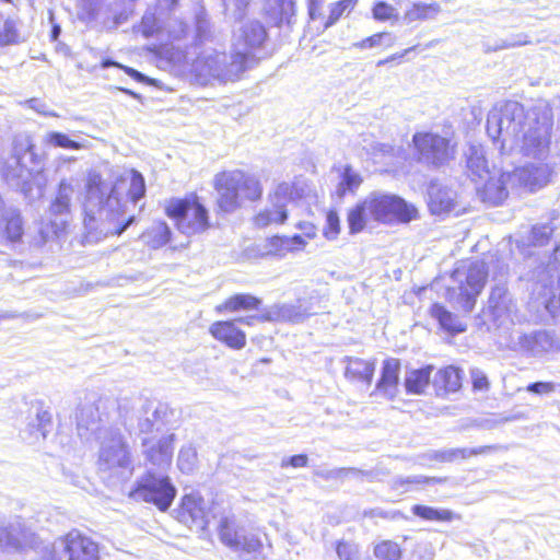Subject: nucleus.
Listing matches in <instances>:
<instances>
[{"mask_svg": "<svg viewBox=\"0 0 560 560\" xmlns=\"http://www.w3.org/2000/svg\"><path fill=\"white\" fill-rule=\"evenodd\" d=\"M551 128L548 113H542L541 118L526 115L524 107L514 101L495 105L487 117V132L500 142L502 153L518 152L539 161L548 155Z\"/></svg>", "mask_w": 560, "mask_h": 560, "instance_id": "obj_1", "label": "nucleus"}, {"mask_svg": "<svg viewBox=\"0 0 560 560\" xmlns=\"http://www.w3.org/2000/svg\"><path fill=\"white\" fill-rule=\"evenodd\" d=\"M266 30L257 21L244 24L234 35L233 52L226 56L214 49L202 51L192 62L191 70L200 84L234 82L256 62L252 50L262 45Z\"/></svg>", "mask_w": 560, "mask_h": 560, "instance_id": "obj_2", "label": "nucleus"}, {"mask_svg": "<svg viewBox=\"0 0 560 560\" xmlns=\"http://www.w3.org/2000/svg\"><path fill=\"white\" fill-rule=\"evenodd\" d=\"M418 217V210L401 197L383 191H372L348 210L350 234L362 232L369 223H408Z\"/></svg>", "mask_w": 560, "mask_h": 560, "instance_id": "obj_3", "label": "nucleus"}, {"mask_svg": "<svg viewBox=\"0 0 560 560\" xmlns=\"http://www.w3.org/2000/svg\"><path fill=\"white\" fill-rule=\"evenodd\" d=\"M86 210L93 212L98 207V217L114 223L110 233L120 235L135 220V217L125 218L126 205L118 196L117 187L110 186L102 179L96 172H90L86 180Z\"/></svg>", "mask_w": 560, "mask_h": 560, "instance_id": "obj_4", "label": "nucleus"}, {"mask_svg": "<svg viewBox=\"0 0 560 560\" xmlns=\"http://www.w3.org/2000/svg\"><path fill=\"white\" fill-rule=\"evenodd\" d=\"M214 188L218 192V206L224 212L236 210L242 200H258L262 194L259 179L240 170L217 174Z\"/></svg>", "mask_w": 560, "mask_h": 560, "instance_id": "obj_5", "label": "nucleus"}, {"mask_svg": "<svg viewBox=\"0 0 560 560\" xmlns=\"http://www.w3.org/2000/svg\"><path fill=\"white\" fill-rule=\"evenodd\" d=\"M43 159L35 152L28 136H21L14 141L13 154L5 161L2 174L7 183L22 191H27L34 174L40 172Z\"/></svg>", "mask_w": 560, "mask_h": 560, "instance_id": "obj_6", "label": "nucleus"}, {"mask_svg": "<svg viewBox=\"0 0 560 560\" xmlns=\"http://www.w3.org/2000/svg\"><path fill=\"white\" fill-rule=\"evenodd\" d=\"M487 276L488 270L483 261L476 260L468 267L457 268L452 275L456 285L447 290L448 301L465 313H470L486 284Z\"/></svg>", "mask_w": 560, "mask_h": 560, "instance_id": "obj_7", "label": "nucleus"}, {"mask_svg": "<svg viewBox=\"0 0 560 560\" xmlns=\"http://www.w3.org/2000/svg\"><path fill=\"white\" fill-rule=\"evenodd\" d=\"M312 194V187L305 179L280 183L269 196V206L255 217L257 226L282 224L288 219V207Z\"/></svg>", "mask_w": 560, "mask_h": 560, "instance_id": "obj_8", "label": "nucleus"}, {"mask_svg": "<svg viewBox=\"0 0 560 560\" xmlns=\"http://www.w3.org/2000/svg\"><path fill=\"white\" fill-rule=\"evenodd\" d=\"M98 469L112 476L124 477L132 470L131 454L124 436L106 430L98 452Z\"/></svg>", "mask_w": 560, "mask_h": 560, "instance_id": "obj_9", "label": "nucleus"}, {"mask_svg": "<svg viewBox=\"0 0 560 560\" xmlns=\"http://www.w3.org/2000/svg\"><path fill=\"white\" fill-rule=\"evenodd\" d=\"M165 211L175 220L179 232L185 235L202 233L209 226L208 212L197 200L172 199L166 205Z\"/></svg>", "mask_w": 560, "mask_h": 560, "instance_id": "obj_10", "label": "nucleus"}, {"mask_svg": "<svg viewBox=\"0 0 560 560\" xmlns=\"http://www.w3.org/2000/svg\"><path fill=\"white\" fill-rule=\"evenodd\" d=\"M176 495V489L167 476L148 472L140 478L137 487L130 491L135 500L153 503L161 511H166Z\"/></svg>", "mask_w": 560, "mask_h": 560, "instance_id": "obj_11", "label": "nucleus"}, {"mask_svg": "<svg viewBox=\"0 0 560 560\" xmlns=\"http://www.w3.org/2000/svg\"><path fill=\"white\" fill-rule=\"evenodd\" d=\"M511 347L533 357H545L560 351V340L553 332L547 330L517 332L512 337Z\"/></svg>", "mask_w": 560, "mask_h": 560, "instance_id": "obj_12", "label": "nucleus"}, {"mask_svg": "<svg viewBox=\"0 0 560 560\" xmlns=\"http://www.w3.org/2000/svg\"><path fill=\"white\" fill-rule=\"evenodd\" d=\"M412 142L419 154V160L428 164H442L451 155L447 139L431 132H417Z\"/></svg>", "mask_w": 560, "mask_h": 560, "instance_id": "obj_13", "label": "nucleus"}, {"mask_svg": "<svg viewBox=\"0 0 560 560\" xmlns=\"http://www.w3.org/2000/svg\"><path fill=\"white\" fill-rule=\"evenodd\" d=\"M74 185L72 179H62L49 206V215L55 217L51 221V234L59 236L66 229L71 212V201L74 195Z\"/></svg>", "mask_w": 560, "mask_h": 560, "instance_id": "obj_14", "label": "nucleus"}, {"mask_svg": "<svg viewBox=\"0 0 560 560\" xmlns=\"http://www.w3.org/2000/svg\"><path fill=\"white\" fill-rule=\"evenodd\" d=\"M219 535L225 546L237 551L253 553L261 547L260 539L255 534H246L243 528H237L234 518L222 517L220 520Z\"/></svg>", "mask_w": 560, "mask_h": 560, "instance_id": "obj_15", "label": "nucleus"}, {"mask_svg": "<svg viewBox=\"0 0 560 560\" xmlns=\"http://www.w3.org/2000/svg\"><path fill=\"white\" fill-rule=\"evenodd\" d=\"M174 441V433L143 436V454L152 465L161 468L167 467L172 462Z\"/></svg>", "mask_w": 560, "mask_h": 560, "instance_id": "obj_16", "label": "nucleus"}, {"mask_svg": "<svg viewBox=\"0 0 560 560\" xmlns=\"http://www.w3.org/2000/svg\"><path fill=\"white\" fill-rule=\"evenodd\" d=\"M549 176L550 168L542 162L517 167L506 174L511 187H524L530 191L544 187L548 183Z\"/></svg>", "mask_w": 560, "mask_h": 560, "instance_id": "obj_17", "label": "nucleus"}, {"mask_svg": "<svg viewBox=\"0 0 560 560\" xmlns=\"http://www.w3.org/2000/svg\"><path fill=\"white\" fill-rule=\"evenodd\" d=\"M59 548L68 553V560H98L100 558L97 544L75 530L59 537Z\"/></svg>", "mask_w": 560, "mask_h": 560, "instance_id": "obj_18", "label": "nucleus"}, {"mask_svg": "<svg viewBox=\"0 0 560 560\" xmlns=\"http://www.w3.org/2000/svg\"><path fill=\"white\" fill-rule=\"evenodd\" d=\"M109 400L97 398L84 402L77 412L78 431L81 436H85L86 432H96L100 423L107 416V405Z\"/></svg>", "mask_w": 560, "mask_h": 560, "instance_id": "obj_19", "label": "nucleus"}, {"mask_svg": "<svg viewBox=\"0 0 560 560\" xmlns=\"http://www.w3.org/2000/svg\"><path fill=\"white\" fill-rule=\"evenodd\" d=\"M306 245L307 242L302 235L272 236L261 245V256L284 258L289 254L302 252Z\"/></svg>", "mask_w": 560, "mask_h": 560, "instance_id": "obj_20", "label": "nucleus"}, {"mask_svg": "<svg viewBox=\"0 0 560 560\" xmlns=\"http://www.w3.org/2000/svg\"><path fill=\"white\" fill-rule=\"evenodd\" d=\"M512 312V301L508 294L505 287L497 285L491 290L486 315L491 317V320L498 327L510 322Z\"/></svg>", "mask_w": 560, "mask_h": 560, "instance_id": "obj_21", "label": "nucleus"}, {"mask_svg": "<svg viewBox=\"0 0 560 560\" xmlns=\"http://www.w3.org/2000/svg\"><path fill=\"white\" fill-rule=\"evenodd\" d=\"M33 540L34 534L20 520L0 527V548L2 549L24 550Z\"/></svg>", "mask_w": 560, "mask_h": 560, "instance_id": "obj_22", "label": "nucleus"}, {"mask_svg": "<svg viewBox=\"0 0 560 560\" xmlns=\"http://www.w3.org/2000/svg\"><path fill=\"white\" fill-rule=\"evenodd\" d=\"M506 174L509 172L501 173L498 177L489 174L486 179L476 183L483 201L497 206L508 197L511 182L508 179Z\"/></svg>", "mask_w": 560, "mask_h": 560, "instance_id": "obj_23", "label": "nucleus"}, {"mask_svg": "<svg viewBox=\"0 0 560 560\" xmlns=\"http://www.w3.org/2000/svg\"><path fill=\"white\" fill-rule=\"evenodd\" d=\"M178 518L180 522L188 525L208 524L209 518L203 499L197 493L186 494L182 499Z\"/></svg>", "mask_w": 560, "mask_h": 560, "instance_id": "obj_24", "label": "nucleus"}, {"mask_svg": "<svg viewBox=\"0 0 560 560\" xmlns=\"http://www.w3.org/2000/svg\"><path fill=\"white\" fill-rule=\"evenodd\" d=\"M209 332L211 336L232 349H243L246 345V335L234 320H220L213 323Z\"/></svg>", "mask_w": 560, "mask_h": 560, "instance_id": "obj_25", "label": "nucleus"}, {"mask_svg": "<svg viewBox=\"0 0 560 560\" xmlns=\"http://www.w3.org/2000/svg\"><path fill=\"white\" fill-rule=\"evenodd\" d=\"M24 234L21 213L13 207H4L0 211V237L10 243H18Z\"/></svg>", "mask_w": 560, "mask_h": 560, "instance_id": "obj_26", "label": "nucleus"}, {"mask_svg": "<svg viewBox=\"0 0 560 560\" xmlns=\"http://www.w3.org/2000/svg\"><path fill=\"white\" fill-rule=\"evenodd\" d=\"M400 363L397 359L384 361L382 375L376 384V390L388 399H393L398 393Z\"/></svg>", "mask_w": 560, "mask_h": 560, "instance_id": "obj_27", "label": "nucleus"}, {"mask_svg": "<svg viewBox=\"0 0 560 560\" xmlns=\"http://www.w3.org/2000/svg\"><path fill=\"white\" fill-rule=\"evenodd\" d=\"M429 208L433 214H444L455 206V192L448 188L432 184L429 188Z\"/></svg>", "mask_w": 560, "mask_h": 560, "instance_id": "obj_28", "label": "nucleus"}, {"mask_svg": "<svg viewBox=\"0 0 560 560\" xmlns=\"http://www.w3.org/2000/svg\"><path fill=\"white\" fill-rule=\"evenodd\" d=\"M51 427V415L42 406L34 407V415L30 417L26 431L31 443L44 440Z\"/></svg>", "mask_w": 560, "mask_h": 560, "instance_id": "obj_29", "label": "nucleus"}, {"mask_svg": "<svg viewBox=\"0 0 560 560\" xmlns=\"http://www.w3.org/2000/svg\"><path fill=\"white\" fill-rule=\"evenodd\" d=\"M168 408L164 404H156L152 407L151 417H147L139 423V429L142 434H165L163 432L164 427L167 422Z\"/></svg>", "mask_w": 560, "mask_h": 560, "instance_id": "obj_30", "label": "nucleus"}, {"mask_svg": "<svg viewBox=\"0 0 560 560\" xmlns=\"http://www.w3.org/2000/svg\"><path fill=\"white\" fill-rule=\"evenodd\" d=\"M467 167L470 172L471 179L482 182L488 177L490 171L485 158V151L481 145H470L467 151Z\"/></svg>", "mask_w": 560, "mask_h": 560, "instance_id": "obj_31", "label": "nucleus"}, {"mask_svg": "<svg viewBox=\"0 0 560 560\" xmlns=\"http://www.w3.org/2000/svg\"><path fill=\"white\" fill-rule=\"evenodd\" d=\"M374 361H368L360 358H347L345 374L348 378L370 384L374 375Z\"/></svg>", "mask_w": 560, "mask_h": 560, "instance_id": "obj_32", "label": "nucleus"}, {"mask_svg": "<svg viewBox=\"0 0 560 560\" xmlns=\"http://www.w3.org/2000/svg\"><path fill=\"white\" fill-rule=\"evenodd\" d=\"M261 301L246 293L230 296L223 303L215 306L217 313L258 310Z\"/></svg>", "mask_w": 560, "mask_h": 560, "instance_id": "obj_33", "label": "nucleus"}, {"mask_svg": "<svg viewBox=\"0 0 560 560\" xmlns=\"http://www.w3.org/2000/svg\"><path fill=\"white\" fill-rule=\"evenodd\" d=\"M142 242L153 249H158L168 243L171 230L165 222H154L141 234Z\"/></svg>", "mask_w": 560, "mask_h": 560, "instance_id": "obj_34", "label": "nucleus"}, {"mask_svg": "<svg viewBox=\"0 0 560 560\" xmlns=\"http://www.w3.org/2000/svg\"><path fill=\"white\" fill-rule=\"evenodd\" d=\"M430 313L432 317L439 322L440 326L451 334H458L466 330V325L441 304H433Z\"/></svg>", "mask_w": 560, "mask_h": 560, "instance_id": "obj_35", "label": "nucleus"}, {"mask_svg": "<svg viewBox=\"0 0 560 560\" xmlns=\"http://www.w3.org/2000/svg\"><path fill=\"white\" fill-rule=\"evenodd\" d=\"M498 447L492 445L479 446L475 448H447L439 450V463H452L457 459H466L471 456L483 455L495 451Z\"/></svg>", "mask_w": 560, "mask_h": 560, "instance_id": "obj_36", "label": "nucleus"}, {"mask_svg": "<svg viewBox=\"0 0 560 560\" xmlns=\"http://www.w3.org/2000/svg\"><path fill=\"white\" fill-rule=\"evenodd\" d=\"M363 178L352 166L346 165L340 173V180L336 187V194L342 198L348 192L354 194L361 186Z\"/></svg>", "mask_w": 560, "mask_h": 560, "instance_id": "obj_37", "label": "nucleus"}, {"mask_svg": "<svg viewBox=\"0 0 560 560\" xmlns=\"http://www.w3.org/2000/svg\"><path fill=\"white\" fill-rule=\"evenodd\" d=\"M434 385L439 389H444L445 392L450 393L458 390L462 386L460 370L454 366H447L443 370H440L435 375Z\"/></svg>", "mask_w": 560, "mask_h": 560, "instance_id": "obj_38", "label": "nucleus"}, {"mask_svg": "<svg viewBox=\"0 0 560 560\" xmlns=\"http://www.w3.org/2000/svg\"><path fill=\"white\" fill-rule=\"evenodd\" d=\"M31 549L39 556L40 560H68V553H66L61 548H59V538H57L54 542H44L38 540V538L34 535V540L30 545Z\"/></svg>", "mask_w": 560, "mask_h": 560, "instance_id": "obj_39", "label": "nucleus"}, {"mask_svg": "<svg viewBox=\"0 0 560 560\" xmlns=\"http://www.w3.org/2000/svg\"><path fill=\"white\" fill-rule=\"evenodd\" d=\"M432 370L433 368L428 365L422 369L410 371L406 375L405 380L407 392L412 394H422L429 385Z\"/></svg>", "mask_w": 560, "mask_h": 560, "instance_id": "obj_40", "label": "nucleus"}, {"mask_svg": "<svg viewBox=\"0 0 560 560\" xmlns=\"http://www.w3.org/2000/svg\"><path fill=\"white\" fill-rule=\"evenodd\" d=\"M412 513L425 521L451 522L459 518L453 511L447 509H436L433 506L416 504L411 509Z\"/></svg>", "mask_w": 560, "mask_h": 560, "instance_id": "obj_41", "label": "nucleus"}, {"mask_svg": "<svg viewBox=\"0 0 560 560\" xmlns=\"http://www.w3.org/2000/svg\"><path fill=\"white\" fill-rule=\"evenodd\" d=\"M440 12V7L436 3H413L404 14V21L406 23H412L416 21H424L434 19Z\"/></svg>", "mask_w": 560, "mask_h": 560, "instance_id": "obj_42", "label": "nucleus"}, {"mask_svg": "<svg viewBox=\"0 0 560 560\" xmlns=\"http://www.w3.org/2000/svg\"><path fill=\"white\" fill-rule=\"evenodd\" d=\"M43 142L47 145L61 149L81 150L86 148L85 143L75 141L68 135L58 131L46 132Z\"/></svg>", "mask_w": 560, "mask_h": 560, "instance_id": "obj_43", "label": "nucleus"}, {"mask_svg": "<svg viewBox=\"0 0 560 560\" xmlns=\"http://www.w3.org/2000/svg\"><path fill=\"white\" fill-rule=\"evenodd\" d=\"M372 15L376 21L380 22H390L394 24L399 21L398 10L385 1L375 2L374 7L372 8Z\"/></svg>", "mask_w": 560, "mask_h": 560, "instance_id": "obj_44", "label": "nucleus"}, {"mask_svg": "<svg viewBox=\"0 0 560 560\" xmlns=\"http://www.w3.org/2000/svg\"><path fill=\"white\" fill-rule=\"evenodd\" d=\"M374 556L380 560H400L401 549L392 540H383L374 547Z\"/></svg>", "mask_w": 560, "mask_h": 560, "instance_id": "obj_45", "label": "nucleus"}, {"mask_svg": "<svg viewBox=\"0 0 560 560\" xmlns=\"http://www.w3.org/2000/svg\"><path fill=\"white\" fill-rule=\"evenodd\" d=\"M228 19L241 21L247 12L250 0H222Z\"/></svg>", "mask_w": 560, "mask_h": 560, "instance_id": "obj_46", "label": "nucleus"}, {"mask_svg": "<svg viewBox=\"0 0 560 560\" xmlns=\"http://www.w3.org/2000/svg\"><path fill=\"white\" fill-rule=\"evenodd\" d=\"M335 549L339 560H360L359 545L352 540H337Z\"/></svg>", "mask_w": 560, "mask_h": 560, "instance_id": "obj_47", "label": "nucleus"}, {"mask_svg": "<svg viewBox=\"0 0 560 560\" xmlns=\"http://www.w3.org/2000/svg\"><path fill=\"white\" fill-rule=\"evenodd\" d=\"M197 453L191 446H184L178 453L177 465L183 472H190L196 464Z\"/></svg>", "mask_w": 560, "mask_h": 560, "instance_id": "obj_48", "label": "nucleus"}, {"mask_svg": "<svg viewBox=\"0 0 560 560\" xmlns=\"http://www.w3.org/2000/svg\"><path fill=\"white\" fill-rule=\"evenodd\" d=\"M145 192V185L143 176L137 171H131L130 176V186H129V197L133 202H137L140 198L143 197Z\"/></svg>", "mask_w": 560, "mask_h": 560, "instance_id": "obj_49", "label": "nucleus"}, {"mask_svg": "<svg viewBox=\"0 0 560 560\" xmlns=\"http://www.w3.org/2000/svg\"><path fill=\"white\" fill-rule=\"evenodd\" d=\"M357 3V0H341L336 2L329 11V16L326 26L335 24L346 11H351Z\"/></svg>", "mask_w": 560, "mask_h": 560, "instance_id": "obj_50", "label": "nucleus"}, {"mask_svg": "<svg viewBox=\"0 0 560 560\" xmlns=\"http://www.w3.org/2000/svg\"><path fill=\"white\" fill-rule=\"evenodd\" d=\"M159 30L155 13L147 11L141 20V23L136 27V31L141 33L145 38L151 37Z\"/></svg>", "mask_w": 560, "mask_h": 560, "instance_id": "obj_51", "label": "nucleus"}, {"mask_svg": "<svg viewBox=\"0 0 560 560\" xmlns=\"http://www.w3.org/2000/svg\"><path fill=\"white\" fill-rule=\"evenodd\" d=\"M340 233V220L336 211H329L326 215V224L323 234L327 240H336Z\"/></svg>", "mask_w": 560, "mask_h": 560, "instance_id": "obj_52", "label": "nucleus"}, {"mask_svg": "<svg viewBox=\"0 0 560 560\" xmlns=\"http://www.w3.org/2000/svg\"><path fill=\"white\" fill-rule=\"evenodd\" d=\"M434 548L429 541H418L411 552L410 560H433Z\"/></svg>", "mask_w": 560, "mask_h": 560, "instance_id": "obj_53", "label": "nucleus"}, {"mask_svg": "<svg viewBox=\"0 0 560 560\" xmlns=\"http://www.w3.org/2000/svg\"><path fill=\"white\" fill-rule=\"evenodd\" d=\"M445 481H446V478L424 477L421 475H417V476L397 479L395 481V487L405 486V485H420V483H443Z\"/></svg>", "mask_w": 560, "mask_h": 560, "instance_id": "obj_54", "label": "nucleus"}, {"mask_svg": "<svg viewBox=\"0 0 560 560\" xmlns=\"http://www.w3.org/2000/svg\"><path fill=\"white\" fill-rule=\"evenodd\" d=\"M196 34L199 44H202L211 38L210 23L206 18H197Z\"/></svg>", "mask_w": 560, "mask_h": 560, "instance_id": "obj_55", "label": "nucleus"}, {"mask_svg": "<svg viewBox=\"0 0 560 560\" xmlns=\"http://www.w3.org/2000/svg\"><path fill=\"white\" fill-rule=\"evenodd\" d=\"M557 290L559 291L558 295H556L553 292H552V295L549 296V298H546L542 303L545 305V308L548 311V313L552 316V317H556L560 314V277H559V280H558V288Z\"/></svg>", "mask_w": 560, "mask_h": 560, "instance_id": "obj_56", "label": "nucleus"}, {"mask_svg": "<svg viewBox=\"0 0 560 560\" xmlns=\"http://www.w3.org/2000/svg\"><path fill=\"white\" fill-rule=\"evenodd\" d=\"M388 36H389V34H387V33H377V34H374L361 42L353 44V46L359 49L373 48V47L382 45L383 39Z\"/></svg>", "mask_w": 560, "mask_h": 560, "instance_id": "obj_57", "label": "nucleus"}, {"mask_svg": "<svg viewBox=\"0 0 560 560\" xmlns=\"http://www.w3.org/2000/svg\"><path fill=\"white\" fill-rule=\"evenodd\" d=\"M557 385L551 382H536L527 386V390L538 395H548L556 390Z\"/></svg>", "mask_w": 560, "mask_h": 560, "instance_id": "obj_58", "label": "nucleus"}, {"mask_svg": "<svg viewBox=\"0 0 560 560\" xmlns=\"http://www.w3.org/2000/svg\"><path fill=\"white\" fill-rule=\"evenodd\" d=\"M470 375H471L472 386L475 389H478V390L488 389L489 382H488L486 374L482 371H480L478 369H474V370H471Z\"/></svg>", "mask_w": 560, "mask_h": 560, "instance_id": "obj_59", "label": "nucleus"}, {"mask_svg": "<svg viewBox=\"0 0 560 560\" xmlns=\"http://www.w3.org/2000/svg\"><path fill=\"white\" fill-rule=\"evenodd\" d=\"M526 37H527L526 35H518L517 38H515V39H505L502 42V44L498 48L506 49V48L526 45L529 43Z\"/></svg>", "mask_w": 560, "mask_h": 560, "instance_id": "obj_60", "label": "nucleus"}, {"mask_svg": "<svg viewBox=\"0 0 560 560\" xmlns=\"http://www.w3.org/2000/svg\"><path fill=\"white\" fill-rule=\"evenodd\" d=\"M308 458L304 454L294 455L288 459V462L283 460L282 466L287 464L291 465L294 468L305 467L307 465Z\"/></svg>", "mask_w": 560, "mask_h": 560, "instance_id": "obj_61", "label": "nucleus"}, {"mask_svg": "<svg viewBox=\"0 0 560 560\" xmlns=\"http://www.w3.org/2000/svg\"><path fill=\"white\" fill-rule=\"evenodd\" d=\"M299 229L303 231V238L307 242V240H313L316 236V229L311 223H300Z\"/></svg>", "mask_w": 560, "mask_h": 560, "instance_id": "obj_62", "label": "nucleus"}, {"mask_svg": "<svg viewBox=\"0 0 560 560\" xmlns=\"http://www.w3.org/2000/svg\"><path fill=\"white\" fill-rule=\"evenodd\" d=\"M277 2H278V5L273 10H275V13H279V14L288 13L294 4V0H277Z\"/></svg>", "mask_w": 560, "mask_h": 560, "instance_id": "obj_63", "label": "nucleus"}, {"mask_svg": "<svg viewBox=\"0 0 560 560\" xmlns=\"http://www.w3.org/2000/svg\"><path fill=\"white\" fill-rule=\"evenodd\" d=\"M538 231H541V241L539 243L542 245L545 243V241H547L549 238L551 230L548 226L534 228L533 234H534L535 238H536Z\"/></svg>", "mask_w": 560, "mask_h": 560, "instance_id": "obj_64", "label": "nucleus"}]
</instances>
